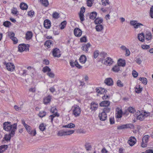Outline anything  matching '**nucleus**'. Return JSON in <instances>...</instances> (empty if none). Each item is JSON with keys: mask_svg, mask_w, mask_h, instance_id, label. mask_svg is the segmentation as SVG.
Listing matches in <instances>:
<instances>
[{"mask_svg": "<svg viewBox=\"0 0 153 153\" xmlns=\"http://www.w3.org/2000/svg\"><path fill=\"white\" fill-rule=\"evenodd\" d=\"M3 128L6 131H10L12 134H15L17 129V124L12 125L10 122H5L3 124Z\"/></svg>", "mask_w": 153, "mask_h": 153, "instance_id": "1", "label": "nucleus"}, {"mask_svg": "<svg viewBox=\"0 0 153 153\" xmlns=\"http://www.w3.org/2000/svg\"><path fill=\"white\" fill-rule=\"evenodd\" d=\"M73 114L75 117L79 116L81 113V109L79 106L77 105H74L73 106Z\"/></svg>", "mask_w": 153, "mask_h": 153, "instance_id": "2", "label": "nucleus"}, {"mask_svg": "<svg viewBox=\"0 0 153 153\" xmlns=\"http://www.w3.org/2000/svg\"><path fill=\"white\" fill-rule=\"evenodd\" d=\"M18 51L20 52H22L25 51H28L29 45H26L24 44H20L18 46Z\"/></svg>", "mask_w": 153, "mask_h": 153, "instance_id": "3", "label": "nucleus"}, {"mask_svg": "<svg viewBox=\"0 0 153 153\" xmlns=\"http://www.w3.org/2000/svg\"><path fill=\"white\" fill-rule=\"evenodd\" d=\"M149 136L148 135L144 136L142 140L141 146L142 147L144 148L147 146V143L149 141Z\"/></svg>", "mask_w": 153, "mask_h": 153, "instance_id": "4", "label": "nucleus"}, {"mask_svg": "<svg viewBox=\"0 0 153 153\" xmlns=\"http://www.w3.org/2000/svg\"><path fill=\"white\" fill-rule=\"evenodd\" d=\"M25 128L28 133L31 135L34 136L36 134V130H32V128L29 125H27V127H25Z\"/></svg>", "mask_w": 153, "mask_h": 153, "instance_id": "5", "label": "nucleus"}, {"mask_svg": "<svg viewBox=\"0 0 153 153\" xmlns=\"http://www.w3.org/2000/svg\"><path fill=\"white\" fill-rule=\"evenodd\" d=\"M7 69L9 71H13L15 69V66L11 62L5 63Z\"/></svg>", "mask_w": 153, "mask_h": 153, "instance_id": "6", "label": "nucleus"}, {"mask_svg": "<svg viewBox=\"0 0 153 153\" xmlns=\"http://www.w3.org/2000/svg\"><path fill=\"white\" fill-rule=\"evenodd\" d=\"M52 53L53 56L54 57H59L61 55L60 50L57 48L53 49Z\"/></svg>", "mask_w": 153, "mask_h": 153, "instance_id": "7", "label": "nucleus"}, {"mask_svg": "<svg viewBox=\"0 0 153 153\" xmlns=\"http://www.w3.org/2000/svg\"><path fill=\"white\" fill-rule=\"evenodd\" d=\"M132 127H133V125L132 124H127L118 126L117 129L121 130L128 128H131Z\"/></svg>", "mask_w": 153, "mask_h": 153, "instance_id": "8", "label": "nucleus"}, {"mask_svg": "<svg viewBox=\"0 0 153 153\" xmlns=\"http://www.w3.org/2000/svg\"><path fill=\"white\" fill-rule=\"evenodd\" d=\"M102 62L104 64L106 65H110L113 62V59L110 57H107L105 59H102Z\"/></svg>", "mask_w": 153, "mask_h": 153, "instance_id": "9", "label": "nucleus"}, {"mask_svg": "<svg viewBox=\"0 0 153 153\" xmlns=\"http://www.w3.org/2000/svg\"><path fill=\"white\" fill-rule=\"evenodd\" d=\"M70 64L71 67H73L74 66H76L77 68L79 69H81L82 68V66L80 65L78 63L77 60H76L74 62L73 61L71 60L70 62Z\"/></svg>", "mask_w": 153, "mask_h": 153, "instance_id": "10", "label": "nucleus"}, {"mask_svg": "<svg viewBox=\"0 0 153 153\" xmlns=\"http://www.w3.org/2000/svg\"><path fill=\"white\" fill-rule=\"evenodd\" d=\"M116 113L115 114L116 117L117 118H120L122 117L123 112L122 110L120 108L117 107L116 109Z\"/></svg>", "mask_w": 153, "mask_h": 153, "instance_id": "11", "label": "nucleus"}, {"mask_svg": "<svg viewBox=\"0 0 153 153\" xmlns=\"http://www.w3.org/2000/svg\"><path fill=\"white\" fill-rule=\"evenodd\" d=\"M74 33L76 36L79 37L82 35V31L79 28H76L74 30Z\"/></svg>", "mask_w": 153, "mask_h": 153, "instance_id": "12", "label": "nucleus"}, {"mask_svg": "<svg viewBox=\"0 0 153 153\" xmlns=\"http://www.w3.org/2000/svg\"><path fill=\"white\" fill-rule=\"evenodd\" d=\"M104 83L109 86H111L113 84V82L112 79L111 78H108L105 79Z\"/></svg>", "mask_w": 153, "mask_h": 153, "instance_id": "13", "label": "nucleus"}, {"mask_svg": "<svg viewBox=\"0 0 153 153\" xmlns=\"http://www.w3.org/2000/svg\"><path fill=\"white\" fill-rule=\"evenodd\" d=\"M90 108L92 111H95L98 106V104L96 102H92L90 105Z\"/></svg>", "mask_w": 153, "mask_h": 153, "instance_id": "14", "label": "nucleus"}, {"mask_svg": "<svg viewBox=\"0 0 153 153\" xmlns=\"http://www.w3.org/2000/svg\"><path fill=\"white\" fill-rule=\"evenodd\" d=\"M136 140L134 137H131L128 142L131 146H133L136 143Z\"/></svg>", "mask_w": 153, "mask_h": 153, "instance_id": "15", "label": "nucleus"}, {"mask_svg": "<svg viewBox=\"0 0 153 153\" xmlns=\"http://www.w3.org/2000/svg\"><path fill=\"white\" fill-rule=\"evenodd\" d=\"M100 120L102 121L105 120L107 117V114L105 113V112H102L101 114H100L99 115Z\"/></svg>", "mask_w": 153, "mask_h": 153, "instance_id": "16", "label": "nucleus"}, {"mask_svg": "<svg viewBox=\"0 0 153 153\" xmlns=\"http://www.w3.org/2000/svg\"><path fill=\"white\" fill-rule=\"evenodd\" d=\"M44 27L46 28H49L51 26V22L48 19H46L44 23Z\"/></svg>", "mask_w": 153, "mask_h": 153, "instance_id": "17", "label": "nucleus"}, {"mask_svg": "<svg viewBox=\"0 0 153 153\" xmlns=\"http://www.w3.org/2000/svg\"><path fill=\"white\" fill-rule=\"evenodd\" d=\"M91 46V44L89 43L84 44L82 47V49L83 51H85L86 52H87L88 51V48L90 47Z\"/></svg>", "mask_w": 153, "mask_h": 153, "instance_id": "18", "label": "nucleus"}, {"mask_svg": "<svg viewBox=\"0 0 153 153\" xmlns=\"http://www.w3.org/2000/svg\"><path fill=\"white\" fill-rule=\"evenodd\" d=\"M110 102L108 101H104L102 102L100 104V105L101 106H105V107H108L109 105Z\"/></svg>", "mask_w": 153, "mask_h": 153, "instance_id": "19", "label": "nucleus"}, {"mask_svg": "<svg viewBox=\"0 0 153 153\" xmlns=\"http://www.w3.org/2000/svg\"><path fill=\"white\" fill-rule=\"evenodd\" d=\"M117 64L119 66H125L126 65L125 60H123L121 59H119L117 62Z\"/></svg>", "mask_w": 153, "mask_h": 153, "instance_id": "20", "label": "nucleus"}, {"mask_svg": "<svg viewBox=\"0 0 153 153\" xmlns=\"http://www.w3.org/2000/svg\"><path fill=\"white\" fill-rule=\"evenodd\" d=\"M87 60V58L85 56L82 55L80 56L79 59V62L82 64L85 63Z\"/></svg>", "mask_w": 153, "mask_h": 153, "instance_id": "21", "label": "nucleus"}, {"mask_svg": "<svg viewBox=\"0 0 153 153\" xmlns=\"http://www.w3.org/2000/svg\"><path fill=\"white\" fill-rule=\"evenodd\" d=\"M102 19L100 17H97L94 20V23L96 24L101 25V24L103 22Z\"/></svg>", "mask_w": 153, "mask_h": 153, "instance_id": "22", "label": "nucleus"}, {"mask_svg": "<svg viewBox=\"0 0 153 153\" xmlns=\"http://www.w3.org/2000/svg\"><path fill=\"white\" fill-rule=\"evenodd\" d=\"M8 146L7 145H3L0 146V153H2L8 148Z\"/></svg>", "mask_w": 153, "mask_h": 153, "instance_id": "23", "label": "nucleus"}, {"mask_svg": "<svg viewBox=\"0 0 153 153\" xmlns=\"http://www.w3.org/2000/svg\"><path fill=\"white\" fill-rule=\"evenodd\" d=\"M145 37V38L148 41L151 40L152 38V35L151 33L147 31Z\"/></svg>", "mask_w": 153, "mask_h": 153, "instance_id": "24", "label": "nucleus"}, {"mask_svg": "<svg viewBox=\"0 0 153 153\" xmlns=\"http://www.w3.org/2000/svg\"><path fill=\"white\" fill-rule=\"evenodd\" d=\"M51 99V96L49 95L45 98L44 100V102L45 104H47L49 103Z\"/></svg>", "mask_w": 153, "mask_h": 153, "instance_id": "25", "label": "nucleus"}, {"mask_svg": "<svg viewBox=\"0 0 153 153\" xmlns=\"http://www.w3.org/2000/svg\"><path fill=\"white\" fill-rule=\"evenodd\" d=\"M138 38L140 41L142 42H144L145 38L144 34L143 33L139 34L138 36Z\"/></svg>", "mask_w": 153, "mask_h": 153, "instance_id": "26", "label": "nucleus"}, {"mask_svg": "<svg viewBox=\"0 0 153 153\" xmlns=\"http://www.w3.org/2000/svg\"><path fill=\"white\" fill-rule=\"evenodd\" d=\"M14 134H12V133H10L8 134H6L5 135L4 138L7 141L10 140L11 137H13Z\"/></svg>", "mask_w": 153, "mask_h": 153, "instance_id": "27", "label": "nucleus"}, {"mask_svg": "<svg viewBox=\"0 0 153 153\" xmlns=\"http://www.w3.org/2000/svg\"><path fill=\"white\" fill-rule=\"evenodd\" d=\"M33 36V34L31 31H28L26 34V39L27 40H30V39Z\"/></svg>", "mask_w": 153, "mask_h": 153, "instance_id": "28", "label": "nucleus"}, {"mask_svg": "<svg viewBox=\"0 0 153 153\" xmlns=\"http://www.w3.org/2000/svg\"><path fill=\"white\" fill-rule=\"evenodd\" d=\"M20 7L22 10H26L28 8V6L27 4L24 3H22L20 5Z\"/></svg>", "mask_w": 153, "mask_h": 153, "instance_id": "29", "label": "nucleus"}, {"mask_svg": "<svg viewBox=\"0 0 153 153\" xmlns=\"http://www.w3.org/2000/svg\"><path fill=\"white\" fill-rule=\"evenodd\" d=\"M97 13L96 12H93L90 13L89 16V18L91 19H94L96 18Z\"/></svg>", "mask_w": 153, "mask_h": 153, "instance_id": "30", "label": "nucleus"}, {"mask_svg": "<svg viewBox=\"0 0 153 153\" xmlns=\"http://www.w3.org/2000/svg\"><path fill=\"white\" fill-rule=\"evenodd\" d=\"M103 28L104 27L102 25H97L95 27L96 30L98 32L101 31Z\"/></svg>", "mask_w": 153, "mask_h": 153, "instance_id": "31", "label": "nucleus"}, {"mask_svg": "<svg viewBox=\"0 0 153 153\" xmlns=\"http://www.w3.org/2000/svg\"><path fill=\"white\" fill-rule=\"evenodd\" d=\"M40 1L42 4L45 7H47L49 4L48 0H40Z\"/></svg>", "mask_w": 153, "mask_h": 153, "instance_id": "32", "label": "nucleus"}, {"mask_svg": "<svg viewBox=\"0 0 153 153\" xmlns=\"http://www.w3.org/2000/svg\"><path fill=\"white\" fill-rule=\"evenodd\" d=\"M53 42L51 40H47L46 41L44 44L45 46H47L48 48L50 47V45L52 44Z\"/></svg>", "mask_w": 153, "mask_h": 153, "instance_id": "33", "label": "nucleus"}, {"mask_svg": "<svg viewBox=\"0 0 153 153\" xmlns=\"http://www.w3.org/2000/svg\"><path fill=\"white\" fill-rule=\"evenodd\" d=\"M75 125L74 124H73L72 123H70L68 125H66L63 126L65 128H72L75 127Z\"/></svg>", "mask_w": 153, "mask_h": 153, "instance_id": "34", "label": "nucleus"}, {"mask_svg": "<svg viewBox=\"0 0 153 153\" xmlns=\"http://www.w3.org/2000/svg\"><path fill=\"white\" fill-rule=\"evenodd\" d=\"M146 115H143V114L140 113L139 115L137 117V119L140 120H143L144 119V116Z\"/></svg>", "mask_w": 153, "mask_h": 153, "instance_id": "35", "label": "nucleus"}, {"mask_svg": "<svg viewBox=\"0 0 153 153\" xmlns=\"http://www.w3.org/2000/svg\"><path fill=\"white\" fill-rule=\"evenodd\" d=\"M113 71L115 72H118L120 71L119 66L116 65L114 66L112 68Z\"/></svg>", "mask_w": 153, "mask_h": 153, "instance_id": "36", "label": "nucleus"}, {"mask_svg": "<svg viewBox=\"0 0 153 153\" xmlns=\"http://www.w3.org/2000/svg\"><path fill=\"white\" fill-rule=\"evenodd\" d=\"M51 69L47 66L44 67L42 69V71L44 73H45L47 72H49L51 71Z\"/></svg>", "mask_w": 153, "mask_h": 153, "instance_id": "37", "label": "nucleus"}, {"mask_svg": "<svg viewBox=\"0 0 153 153\" xmlns=\"http://www.w3.org/2000/svg\"><path fill=\"white\" fill-rule=\"evenodd\" d=\"M142 91V88H140V85L138 87H135V91L136 93H140Z\"/></svg>", "mask_w": 153, "mask_h": 153, "instance_id": "38", "label": "nucleus"}, {"mask_svg": "<svg viewBox=\"0 0 153 153\" xmlns=\"http://www.w3.org/2000/svg\"><path fill=\"white\" fill-rule=\"evenodd\" d=\"M139 79L141 81L142 83L145 85H146L147 83V80L146 78H141L140 77Z\"/></svg>", "mask_w": 153, "mask_h": 153, "instance_id": "39", "label": "nucleus"}, {"mask_svg": "<svg viewBox=\"0 0 153 153\" xmlns=\"http://www.w3.org/2000/svg\"><path fill=\"white\" fill-rule=\"evenodd\" d=\"M38 115L40 117H43L46 115V112L45 111H40Z\"/></svg>", "mask_w": 153, "mask_h": 153, "instance_id": "40", "label": "nucleus"}, {"mask_svg": "<svg viewBox=\"0 0 153 153\" xmlns=\"http://www.w3.org/2000/svg\"><path fill=\"white\" fill-rule=\"evenodd\" d=\"M110 110L111 108H110L108 107H106L103 108L102 112L107 114V113H108L110 111Z\"/></svg>", "mask_w": 153, "mask_h": 153, "instance_id": "41", "label": "nucleus"}, {"mask_svg": "<svg viewBox=\"0 0 153 153\" xmlns=\"http://www.w3.org/2000/svg\"><path fill=\"white\" fill-rule=\"evenodd\" d=\"M107 53H105L104 52H101L99 56H100L101 57V58L100 59H104L106 56Z\"/></svg>", "mask_w": 153, "mask_h": 153, "instance_id": "42", "label": "nucleus"}, {"mask_svg": "<svg viewBox=\"0 0 153 153\" xmlns=\"http://www.w3.org/2000/svg\"><path fill=\"white\" fill-rule=\"evenodd\" d=\"M58 136H62L63 135H66L65 131H59L57 134Z\"/></svg>", "mask_w": 153, "mask_h": 153, "instance_id": "43", "label": "nucleus"}, {"mask_svg": "<svg viewBox=\"0 0 153 153\" xmlns=\"http://www.w3.org/2000/svg\"><path fill=\"white\" fill-rule=\"evenodd\" d=\"M67 24V22L66 21H64L62 22L61 24V29L62 30L65 27Z\"/></svg>", "mask_w": 153, "mask_h": 153, "instance_id": "44", "label": "nucleus"}, {"mask_svg": "<svg viewBox=\"0 0 153 153\" xmlns=\"http://www.w3.org/2000/svg\"><path fill=\"white\" fill-rule=\"evenodd\" d=\"M117 84L118 86L120 87H122L123 86V84L121 81L119 79L118 80L117 82Z\"/></svg>", "mask_w": 153, "mask_h": 153, "instance_id": "45", "label": "nucleus"}, {"mask_svg": "<svg viewBox=\"0 0 153 153\" xmlns=\"http://www.w3.org/2000/svg\"><path fill=\"white\" fill-rule=\"evenodd\" d=\"M39 128L42 131H44L45 129V126H44L43 123H41L39 126Z\"/></svg>", "mask_w": 153, "mask_h": 153, "instance_id": "46", "label": "nucleus"}, {"mask_svg": "<svg viewBox=\"0 0 153 153\" xmlns=\"http://www.w3.org/2000/svg\"><path fill=\"white\" fill-rule=\"evenodd\" d=\"M85 146L86 150L88 151L90 150L91 148V146L89 143H86Z\"/></svg>", "mask_w": 153, "mask_h": 153, "instance_id": "47", "label": "nucleus"}, {"mask_svg": "<svg viewBox=\"0 0 153 153\" xmlns=\"http://www.w3.org/2000/svg\"><path fill=\"white\" fill-rule=\"evenodd\" d=\"M102 4L104 6H106L109 4L108 0H102Z\"/></svg>", "mask_w": 153, "mask_h": 153, "instance_id": "48", "label": "nucleus"}, {"mask_svg": "<svg viewBox=\"0 0 153 153\" xmlns=\"http://www.w3.org/2000/svg\"><path fill=\"white\" fill-rule=\"evenodd\" d=\"M141 48L144 50H147L150 48L149 45H141Z\"/></svg>", "mask_w": 153, "mask_h": 153, "instance_id": "49", "label": "nucleus"}, {"mask_svg": "<svg viewBox=\"0 0 153 153\" xmlns=\"http://www.w3.org/2000/svg\"><path fill=\"white\" fill-rule=\"evenodd\" d=\"M11 24L10 22L6 21L4 22L3 25L6 27H8Z\"/></svg>", "mask_w": 153, "mask_h": 153, "instance_id": "50", "label": "nucleus"}, {"mask_svg": "<svg viewBox=\"0 0 153 153\" xmlns=\"http://www.w3.org/2000/svg\"><path fill=\"white\" fill-rule=\"evenodd\" d=\"M74 130H68L67 131H65V133H66V135H70L71 134H72L74 133Z\"/></svg>", "mask_w": 153, "mask_h": 153, "instance_id": "51", "label": "nucleus"}, {"mask_svg": "<svg viewBox=\"0 0 153 153\" xmlns=\"http://www.w3.org/2000/svg\"><path fill=\"white\" fill-rule=\"evenodd\" d=\"M128 110L129 112L132 113H134L135 111V109L131 107H130L128 108Z\"/></svg>", "mask_w": 153, "mask_h": 153, "instance_id": "52", "label": "nucleus"}, {"mask_svg": "<svg viewBox=\"0 0 153 153\" xmlns=\"http://www.w3.org/2000/svg\"><path fill=\"white\" fill-rule=\"evenodd\" d=\"M53 17L54 18L57 19L59 17V14L56 12H54L53 14Z\"/></svg>", "mask_w": 153, "mask_h": 153, "instance_id": "53", "label": "nucleus"}, {"mask_svg": "<svg viewBox=\"0 0 153 153\" xmlns=\"http://www.w3.org/2000/svg\"><path fill=\"white\" fill-rule=\"evenodd\" d=\"M149 14L151 17L153 18V6H152L150 8Z\"/></svg>", "mask_w": 153, "mask_h": 153, "instance_id": "54", "label": "nucleus"}, {"mask_svg": "<svg viewBox=\"0 0 153 153\" xmlns=\"http://www.w3.org/2000/svg\"><path fill=\"white\" fill-rule=\"evenodd\" d=\"M47 75L51 78H54L55 76V75L54 73L51 71L48 72L47 73Z\"/></svg>", "mask_w": 153, "mask_h": 153, "instance_id": "55", "label": "nucleus"}, {"mask_svg": "<svg viewBox=\"0 0 153 153\" xmlns=\"http://www.w3.org/2000/svg\"><path fill=\"white\" fill-rule=\"evenodd\" d=\"M80 39L81 42H87L86 36H84L81 38Z\"/></svg>", "mask_w": 153, "mask_h": 153, "instance_id": "56", "label": "nucleus"}, {"mask_svg": "<svg viewBox=\"0 0 153 153\" xmlns=\"http://www.w3.org/2000/svg\"><path fill=\"white\" fill-rule=\"evenodd\" d=\"M18 13L15 7H13L11 10V13L14 14H16Z\"/></svg>", "mask_w": 153, "mask_h": 153, "instance_id": "57", "label": "nucleus"}, {"mask_svg": "<svg viewBox=\"0 0 153 153\" xmlns=\"http://www.w3.org/2000/svg\"><path fill=\"white\" fill-rule=\"evenodd\" d=\"M99 55V51L98 50L95 51L94 53V57L95 58H97Z\"/></svg>", "mask_w": 153, "mask_h": 153, "instance_id": "58", "label": "nucleus"}, {"mask_svg": "<svg viewBox=\"0 0 153 153\" xmlns=\"http://www.w3.org/2000/svg\"><path fill=\"white\" fill-rule=\"evenodd\" d=\"M140 26H143V25L140 23L137 22L135 26H134V28L135 29H137L140 27Z\"/></svg>", "mask_w": 153, "mask_h": 153, "instance_id": "59", "label": "nucleus"}, {"mask_svg": "<svg viewBox=\"0 0 153 153\" xmlns=\"http://www.w3.org/2000/svg\"><path fill=\"white\" fill-rule=\"evenodd\" d=\"M79 17L80 20L82 22L84 20H85V19L84 18V16L83 15V14L79 13Z\"/></svg>", "mask_w": 153, "mask_h": 153, "instance_id": "60", "label": "nucleus"}, {"mask_svg": "<svg viewBox=\"0 0 153 153\" xmlns=\"http://www.w3.org/2000/svg\"><path fill=\"white\" fill-rule=\"evenodd\" d=\"M109 121L110 124H113L114 123V117H111L109 118Z\"/></svg>", "mask_w": 153, "mask_h": 153, "instance_id": "61", "label": "nucleus"}, {"mask_svg": "<svg viewBox=\"0 0 153 153\" xmlns=\"http://www.w3.org/2000/svg\"><path fill=\"white\" fill-rule=\"evenodd\" d=\"M22 106V105H21V106L20 107L15 105L14 106V108L16 111H19L21 110Z\"/></svg>", "mask_w": 153, "mask_h": 153, "instance_id": "62", "label": "nucleus"}, {"mask_svg": "<svg viewBox=\"0 0 153 153\" xmlns=\"http://www.w3.org/2000/svg\"><path fill=\"white\" fill-rule=\"evenodd\" d=\"M15 36V34L13 32H10L9 33V36L11 39L14 37Z\"/></svg>", "mask_w": 153, "mask_h": 153, "instance_id": "63", "label": "nucleus"}, {"mask_svg": "<svg viewBox=\"0 0 153 153\" xmlns=\"http://www.w3.org/2000/svg\"><path fill=\"white\" fill-rule=\"evenodd\" d=\"M132 75L134 77L136 78L137 77L138 75V73L135 70H133L132 71Z\"/></svg>", "mask_w": 153, "mask_h": 153, "instance_id": "64", "label": "nucleus"}]
</instances>
